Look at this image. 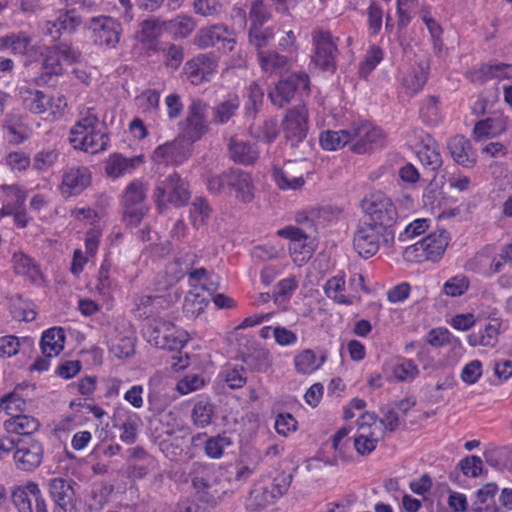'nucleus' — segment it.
Masks as SVG:
<instances>
[{"label":"nucleus","instance_id":"27","mask_svg":"<svg viewBox=\"0 0 512 512\" xmlns=\"http://www.w3.org/2000/svg\"><path fill=\"white\" fill-rule=\"evenodd\" d=\"M40 427L39 421L29 415L12 413L11 417L4 422V428L7 433L18 435H31L38 431Z\"/></svg>","mask_w":512,"mask_h":512},{"label":"nucleus","instance_id":"60","mask_svg":"<svg viewBox=\"0 0 512 512\" xmlns=\"http://www.w3.org/2000/svg\"><path fill=\"white\" fill-rule=\"evenodd\" d=\"M383 54V50L379 46H371L367 51L365 60L360 65V76L367 77L369 73L372 72L376 68V66L382 61Z\"/></svg>","mask_w":512,"mask_h":512},{"label":"nucleus","instance_id":"31","mask_svg":"<svg viewBox=\"0 0 512 512\" xmlns=\"http://www.w3.org/2000/svg\"><path fill=\"white\" fill-rule=\"evenodd\" d=\"M140 162V157L126 158L120 154H113L106 161L105 172L109 177L118 178L132 172Z\"/></svg>","mask_w":512,"mask_h":512},{"label":"nucleus","instance_id":"12","mask_svg":"<svg viewBox=\"0 0 512 512\" xmlns=\"http://www.w3.org/2000/svg\"><path fill=\"white\" fill-rule=\"evenodd\" d=\"M381 243L384 244V229L369 222L359 224L354 234L353 245L361 257L370 258L375 255Z\"/></svg>","mask_w":512,"mask_h":512},{"label":"nucleus","instance_id":"49","mask_svg":"<svg viewBox=\"0 0 512 512\" xmlns=\"http://www.w3.org/2000/svg\"><path fill=\"white\" fill-rule=\"evenodd\" d=\"M207 306L203 295L195 292H188L183 301V313L189 319H194L203 313Z\"/></svg>","mask_w":512,"mask_h":512},{"label":"nucleus","instance_id":"28","mask_svg":"<svg viewBox=\"0 0 512 512\" xmlns=\"http://www.w3.org/2000/svg\"><path fill=\"white\" fill-rule=\"evenodd\" d=\"M449 243V236L445 230L433 232L422 239L426 251V259L438 261L444 254Z\"/></svg>","mask_w":512,"mask_h":512},{"label":"nucleus","instance_id":"39","mask_svg":"<svg viewBox=\"0 0 512 512\" xmlns=\"http://www.w3.org/2000/svg\"><path fill=\"white\" fill-rule=\"evenodd\" d=\"M324 361V357L318 361L313 350L305 349L294 357V366L298 373L306 375L319 369Z\"/></svg>","mask_w":512,"mask_h":512},{"label":"nucleus","instance_id":"40","mask_svg":"<svg viewBox=\"0 0 512 512\" xmlns=\"http://www.w3.org/2000/svg\"><path fill=\"white\" fill-rule=\"evenodd\" d=\"M274 36L275 33L272 27L249 26V44L257 50L258 55L260 52H265L263 49L267 47Z\"/></svg>","mask_w":512,"mask_h":512},{"label":"nucleus","instance_id":"3","mask_svg":"<svg viewBox=\"0 0 512 512\" xmlns=\"http://www.w3.org/2000/svg\"><path fill=\"white\" fill-rule=\"evenodd\" d=\"M321 213H327L326 208L311 210L308 212L301 213L297 216L296 221L302 227L286 226L277 231V235L282 238L289 239L291 245L289 250L292 254L302 255L301 261L309 259L312 255V247L306 244V241L310 238L312 232L316 230L315 220ZM295 261L299 260L296 256Z\"/></svg>","mask_w":512,"mask_h":512},{"label":"nucleus","instance_id":"37","mask_svg":"<svg viewBox=\"0 0 512 512\" xmlns=\"http://www.w3.org/2000/svg\"><path fill=\"white\" fill-rule=\"evenodd\" d=\"M214 413V404L207 398H200L194 404L191 418L197 427L204 428L211 424Z\"/></svg>","mask_w":512,"mask_h":512},{"label":"nucleus","instance_id":"2","mask_svg":"<svg viewBox=\"0 0 512 512\" xmlns=\"http://www.w3.org/2000/svg\"><path fill=\"white\" fill-rule=\"evenodd\" d=\"M362 208L369 217V223L384 229V245H392L395 237L394 226L398 219L392 199L381 191H375L364 198Z\"/></svg>","mask_w":512,"mask_h":512},{"label":"nucleus","instance_id":"53","mask_svg":"<svg viewBox=\"0 0 512 512\" xmlns=\"http://www.w3.org/2000/svg\"><path fill=\"white\" fill-rule=\"evenodd\" d=\"M252 134L264 143H272L279 134L277 120L272 118L265 120L261 125L253 128Z\"/></svg>","mask_w":512,"mask_h":512},{"label":"nucleus","instance_id":"23","mask_svg":"<svg viewBox=\"0 0 512 512\" xmlns=\"http://www.w3.org/2000/svg\"><path fill=\"white\" fill-rule=\"evenodd\" d=\"M448 149L456 163L463 167H472L476 163V154L468 139L456 135L449 139Z\"/></svg>","mask_w":512,"mask_h":512},{"label":"nucleus","instance_id":"29","mask_svg":"<svg viewBox=\"0 0 512 512\" xmlns=\"http://www.w3.org/2000/svg\"><path fill=\"white\" fill-rule=\"evenodd\" d=\"M228 148L230 158L239 164L250 165L254 163L259 156L258 150L251 144L236 137L230 139Z\"/></svg>","mask_w":512,"mask_h":512},{"label":"nucleus","instance_id":"1","mask_svg":"<svg viewBox=\"0 0 512 512\" xmlns=\"http://www.w3.org/2000/svg\"><path fill=\"white\" fill-rule=\"evenodd\" d=\"M109 140L106 124L100 121L95 108L81 111L79 119L70 130L71 145L75 149L95 154L105 151Z\"/></svg>","mask_w":512,"mask_h":512},{"label":"nucleus","instance_id":"51","mask_svg":"<svg viewBox=\"0 0 512 512\" xmlns=\"http://www.w3.org/2000/svg\"><path fill=\"white\" fill-rule=\"evenodd\" d=\"M49 48L52 50V53L56 54L61 62L66 65H72L80 59V52L74 48L69 42L62 41L55 43Z\"/></svg>","mask_w":512,"mask_h":512},{"label":"nucleus","instance_id":"9","mask_svg":"<svg viewBox=\"0 0 512 512\" xmlns=\"http://www.w3.org/2000/svg\"><path fill=\"white\" fill-rule=\"evenodd\" d=\"M348 143L351 150L358 154H364L374 147L382 146L384 134L381 129L374 127L369 122L353 123L347 129Z\"/></svg>","mask_w":512,"mask_h":512},{"label":"nucleus","instance_id":"7","mask_svg":"<svg viewBox=\"0 0 512 512\" xmlns=\"http://www.w3.org/2000/svg\"><path fill=\"white\" fill-rule=\"evenodd\" d=\"M153 197L162 212L167 203L175 207L184 206L190 199V191L187 183L177 173H173L158 183Z\"/></svg>","mask_w":512,"mask_h":512},{"label":"nucleus","instance_id":"34","mask_svg":"<svg viewBox=\"0 0 512 512\" xmlns=\"http://www.w3.org/2000/svg\"><path fill=\"white\" fill-rule=\"evenodd\" d=\"M239 106V97L236 94H229L222 102L213 107V122L221 125L227 123L235 116Z\"/></svg>","mask_w":512,"mask_h":512},{"label":"nucleus","instance_id":"6","mask_svg":"<svg viewBox=\"0 0 512 512\" xmlns=\"http://www.w3.org/2000/svg\"><path fill=\"white\" fill-rule=\"evenodd\" d=\"M296 94L308 96L310 94V79L305 72H294L278 81L269 90L268 97L274 106L279 108L287 105Z\"/></svg>","mask_w":512,"mask_h":512},{"label":"nucleus","instance_id":"42","mask_svg":"<svg viewBox=\"0 0 512 512\" xmlns=\"http://www.w3.org/2000/svg\"><path fill=\"white\" fill-rule=\"evenodd\" d=\"M219 378L230 389H239L246 384L247 376L243 366L226 365L220 372Z\"/></svg>","mask_w":512,"mask_h":512},{"label":"nucleus","instance_id":"48","mask_svg":"<svg viewBox=\"0 0 512 512\" xmlns=\"http://www.w3.org/2000/svg\"><path fill=\"white\" fill-rule=\"evenodd\" d=\"M13 264L17 274L27 276L33 281L40 275V271L32 258L22 252L13 254Z\"/></svg>","mask_w":512,"mask_h":512},{"label":"nucleus","instance_id":"57","mask_svg":"<svg viewBox=\"0 0 512 512\" xmlns=\"http://www.w3.org/2000/svg\"><path fill=\"white\" fill-rule=\"evenodd\" d=\"M139 417L136 414H128L120 425V439L122 442L131 445L137 440V428Z\"/></svg>","mask_w":512,"mask_h":512},{"label":"nucleus","instance_id":"11","mask_svg":"<svg viewBox=\"0 0 512 512\" xmlns=\"http://www.w3.org/2000/svg\"><path fill=\"white\" fill-rule=\"evenodd\" d=\"M284 138L291 147L304 141L308 132V110L304 105L289 109L282 121Z\"/></svg>","mask_w":512,"mask_h":512},{"label":"nucleus","instance_id":"55","mask_svg":"<svg viewBox=\"0 0 512 512\" xmlns=\"http://www.w3.org/2000/svg\"><path fill=\"white\" fill-rule=\"evenodd\" d=\"M58 152L55 149L41 150L32 160V168L38 172L48 171L58 160Z\"/></svg>","mask_w":512,"mask_h":512},{"label":"nucleus","instance_id":"54","mask_svg":"<svg viewBox=\"0 0 512 512\" xmlns=\"http://www.w3.org/2000/svg\"><path fill=\"white\" fill-rule=\"evenodd\" d=\"M420 116L429 125H435L440 120L439 98L428 97L421 105Z\"/></svg>","mask_w":512,"mask_h":512},{"label":"nucleus","instance_id":"38","mask_svg":"<svg viewBox=\"0 0 512 512\" xmlns=\"http://www.w3.org/2000/svg\"><path fill=\"white\" fill-rule=\"evenodd\" d=\"M258 60L262 70L270 74L282 71L290 63V59L287 56L281 55L276 51L260 52Z\"/></svg>","mask_w":512,"mask_h":512},{"label":"nucleus","instance_id":"32","mask_svg":"<svg viewBox=\"0 0 512 512\" xmlns=\"http://www.w3.org/2000/svg\"><path fill=\"white\" fill-rule=\"evenodd\" d=\"M31 48L32 38L25 32L0 37V49H10L14 54L26 55Z\"/></svg>","mask_w":512,"mask_h":512},{"label":"nucleus","instance_id":"62","mask_svg":"<svg viewBox=\"0 0 512 512\" xmlns=\"http://www.w3.org/2000/svg\"><path fill=\"white\" fill-rule=\"evenodd\" d=\"M469 288V279L463 274L451 277L443 286V292L451 297L463 295Z\"/></svg>","mask_w":512,"mask_h":512},{"label":"nucleus","instance_id":"16","mask_svg":"<svg viewBox=\"0 0 512 512\" xmlns=\"http://www.w3.org/2000/svg\"><path fill=\"white\" fill-rule=\"evenodd\" d=\"M17 467L24 471L37 468L43 459L42 444L32 438L17 439V448L13 454Z\"/></svg>","mask_w":512,"mask_h":512},{"label":"nucleus","instance_id":"35","mask_svg":"<svg viewBox=\"0 0 512 512\" xmlns=\"http://www.w3.org/2000/svg\"><path fill=\"white\" fill-rule=\"evenodd\" d=\"M499 327L498 322L489 323L483 329L469 334L467 337L469 345L494 347L498 342Z\"/></svg>","mask_w":512,"mask_h":512},{"label":"nucleus","instance_id":"10","mask_svg":"<svg viewBox=\"0 0 512 512\" xmlns=\"http://www.w3.org/2000/svg\"><path fill=\"white\" fill-rule=\"evenodd\" d=\"M189 475L198 500L209 506H215L219 498V491L216 488L217 479L212 467L194 463Z\"/></svg>","mask_w":512,"mask_h":512},{"label":"nucleus","instance_id":"25","mask_svg":"<svg viewBox=\"0 0 512 512\" xmlns=\"http://www.w3.org/2000/svg\"><path fill=\"white\" fill-rule=\"evenodd\" d=\"M507 129V118L505 116L489 117L476 122L473 128V137L476 141L494 138L505 132Z\"/></svg>","mask_w":512,"mask_h":512},{"label":"nucleus","instance_id":"36","mask_svg":"<svg viewBox=\"0 0 512 512\" xmlns=\"http://www.w3.org/2000/svg\"><path fill=\"white\" fill-rule=\"evenodd\" d=\"M229 30L225 25H213L199 30L195 37V44L200 48H208L226 39Z\"/></svg>","mask_w":512,"mask_h":512},{"label":"nucleus","instance_id":"41","mask_svg":"<svg viewBox=\"0 0 512 512\" xmlns=\"http://www.w3.org/2000/svg\"><path fill=\"white\" fill-rule=\"evenodd\" d=\"M163 26V22L157 18L143 20L139 24L137 39L141 43H154L160 37Z\"/></svg>","mask_w":512,"mask_h":512},{"label":"nucleus","instance_id":"58","mask_svg":"<svg viewBox=\"0 0 512 512\" xmlns=\"http://www.w3.org/2000/svg\"><path fill=\"white\" fill-rule=\"evenodd\" d=\"M457 469L466 477L476 478L483 473V462L479 456L469 455L460 460Z\"/></svg>","mask_w":512,"mask_h":512},{"label":"nucleus","instance_id":"17","mask_svg":"<svg viewBox=\"0 0 512 512\" xmlns=\"http://www.w3.org/2000/svg\"><path fill=\"white\" fill-rule=\"evenodd\" d=\"M91 181L92 175L88 167H70L62 175L61 193L65 197L77 196L90 186Z\"/></svg>","mask_w":512,"mask_h":512},{"label":"nucleus","instance_id":"18","mask_svg":"<svg viewBox=\"0 0 512 512\" xmlns=\"http://www.w3.org/2000/svg\"><path fill=\"white\" fill-rule=\"evenodd\" d=\"M184 142L186 140L179 134L174 140L159 145L153 152V160L157 163L181 164L190 154V150L184 146Z\"/></svg>","mask_w":512,"mask_h":512},{"label":"nucleus","instance_id":"21","mask_svg":"<svg viewBox=\"0 0 512 512\" xmlns=\"http://www.w3.org/2000/svg\"><path fill=\"white\" fill-rule=\"evenodd\" d=\"M291 481L292 475L290 474L278 475L271 484L270 489L263 488L262 491L254 490L251 493V498L257 500L261 497V501L257 502L256 505L258 508H263L283 496L288 491Z\"/></svg>","mask_w":512,"mask_h":512},{"label":"nucleus","instance_id":"52","mask_svg":"<svg viewBox=\"0 0 512 512\" xmlns=\"http://www.w3.org/2000/svg\"><path fill=\"white\" fill-rule=\"evenodd\" d=\"M420 162L431 170L438 169L442 164V158L435 145L425 144L417 150Z\"/></svg>","mask_w":512,"mask_h":512},{"label":"nucleus","instance_id":"44","mask_svg":"<svg viewBox=\"0 0 512 512\" xmlns=\"http://www.w3.org/2000/svg\"><path fill=\"white\" fill-rule=\"evenodd\" d=\"M163 25L167 31L179 38H186L189 36L196 26L194 20L185 15H180L167 22H163Z\"/></svg>","mask_w":512,"mask_h":512},{"label":"nucleus","instance_id":"14","mask_svg":"<svg viewBox=\"0 0 512 512\" xmlns=\"http://www.w3.org/2000/svg\"><path fill=\"white\" fill-rule=\"evenodd\" d=\"M93 41L96 45L111 49L120 41L122 26L112 17H94L91 20Z\"/></svg>","mask_w":512,"mask_h":512},{"label":"nucleus","instance_id":"64","mask_svg":"<svg viewBox=\"0 0 512 512\" xmlns=\"http://www.w3.org/2000/svg\"><path fill=\"white\" fill-rule=\"evenodd\" d=\"M32 494L28 492V483L17 487L12 492V501L19 512H34L32 508Z\"/></svg>","mask_w":512,"mask_h":512},{"label":"nucleus","instance_id":"59","mask_svg":"<svg viewBox=\"0 0 512 512\" xmlns=\"http://www.w3.org/2000/svg\"><path fill=\"white\" fill-rule=\"evenodd\" d=\"M419 374L417 365L410 359H403L393 367V376L400 382L411 381Z\"/></svg>","mask_w":512,"mask_h":512},{"label":"nucleus","instance_id":"47","mask_svg":"<svg viewBox=\"0 0 512 512\" xmlns=\"http://www.w3.org/2000/svg\"><path fill=\"white\" fill-rule=\"evenodd\" d=\"M232 439L225 433L218 434L206 440L205 454L211 459H219L223 456L224 450L232 446Z\"/></svg>","mask_w":512,"mask_h":512},{"label":"nucleus","instance_id":"43","mask_svg":"<svg viewBox=\"0 0 512 512\" xmlns=\"http://www.w3.org/2000/svg\"><path fill=\"white\" fill-rule=\"evenodd\" d=\"M147 185L141 180H133L125 189L122 204L123 205H146Z\"/></svg>","mask_w":512,"mask_h":512},{"label":"nucleus","instance_id":"20","mask_svg":"<svg viewBox=\"0 0 512 512\" xmlns=\"http://www.w3.org/2000/svg\"><path fill=\"white\" fill-rule=\"evenodd\" d=\"M254 184L252 176L240 169H230L228 190L235 193V197L244 203L254 199Z\"/></svg>","mask_w":512,"mask_h":512},{"label":"nucleus","instance_id":"15","mask_svg":"<svg viewBox=\"0 0 512 512\" xmlns=\"http://www.w3.org/2000/svg\"><path fill=\"white\" fill-rule=\"evenodd\" d=\"M217 61L213 54H199L184 65L183 72L187 80L193 85H200L210 81L216 73Z\"/></svg>","mask_w":512,"mask_h":512},{"label":"nucleus","instance_id":"8","mask_svg":"<svg viewBox=\"0 0 512 512\" xmlns=\"http://www.w3.org/2000/svg\"><path fill=\"white\" fill-rule=\"evenodd\" d=\"M330 31L317 28L312 32L314 54L312 61L324 71L334 73L337 68L339 50Z\"/></svg>","mask_w":512,"mask_h":512},{"label":"nucleus","instance_id":"13","mask_svg":"<svg viewBox=\"0 0 512 512\" xmlns=\"http://www.w3.org/2000/svg\"><path fill=\"white\" fill-rule=\"evenodd\" d=\"M81 23L82 19L75 10H60L53 19L42 22L40 29L43 36L57 42L63 34L74 33Z\"/></svg>","mask_w":512,"mask_h":512},{"label":"nucleus","instance_id":"45","mask_svg":"<svg viewBox=\"0 0 512 512\" xmlns=\"http://www.w3.org/2000/svg\"><path fill=\"white\" fill-rule=\"evenodd\" d=\"M319 141L321 147L328 151H334L349 144L346 129L339 131H322L320 133Z\"/></svg>","mask_w":512,"mask_h":512},{"label":"nucleus","instance_id":"24","mask_svg":"<svg viewBox=\"0 0 512 512\" xmlns=\"http://www.w3.org/2000/svg\"><path fill=\"white\" fill-rule=\"evenodd\" d=\"M272 178L281 190H298L305 184L303 175L296 173L295 165L292 163H287L282 168L274 167Z\"/></svg>","mask_w":512,"mask_h":512},{"label":"nucleus","instance_id":"33","mask_svg":"<svg viewBox=\"0 0 512 512\" xmlns=\"http://www.w3.org/2000/svg\"><path fill=\"white\" fill-rule=\"evenodd\" d=\"M346 280L344 274H338L328 279L323 287L325 295L337 304L352 305L353 301L344 294Z\"/></svg>","mask_w":512,"mask_h":512},{"label":"nucleus","instance_id":"30","mask_svg":"<svg viewBox=\"0 0 512 512\" xmlns=\"http://www.w3.org/2000/svg\"><path fill=\"white\" fill-rule=\"evenodd\" d=\"M429 64L419 62L411 67L409 73L403 78L402 84L407 92L413 96L423 89L428 79Z\"/></svg>","mask_w":512,"mask_h":512},{"label":"nucleus","instance_id":"22","mask_svg":"<svg viewBox=\"0 0 512 512\" xmlns=\"http://www.w3.org/2000/svg\"><path fill=\"white\" fill-rule=\"evenodd\" d=\"M48 487L57 507L54 512H66L68 506L72 505L74 497V490L70 483L64 478L56 477L49 480Z\"/></svg>","mask_w":512,"mask_h":512},{"label":"nucleus","instance_id":"61","mask_svg":"<svg viewBox=\"0 0 512 512\" xmlns=\"http://www.w3.org/2000/svg\"><path fill=\"white\" fill-rule=\"evenodd\" d=\"M230 169L220 174L207 173L205 177L207 189L214 194H220L228 190Z\"/></svg>","mask_w":512,"mask_h":512},{"label":"nucleus","instance_id":"56","mask_svg":"<svg viewBox=\"0 0 512 512\" xmlns=\"http://www.w3.org/2000/svg\"><path fill=\"white\" fill-rule=\"evenodd\" d=\"M110 267L111 265L107 260L103 261L97 274V282L95 288L98 293L104 297L110 296L114 289V283L109 275Z\"/></svg>","mask_w":512,"mask_h":512},{"label":"nucleus","instance_id":"50","mask_svg":"<svg viewBox=\"0 0 512 512\" xmlns=\"http://www.w3.org/2000/svg\"><path fill=\"white\" fill-rule=\"evenodd\" d=\"M298 283L294 277H288L282 279L275 286L273 291V299L274 302L281 306L282 304L287 303L292 297L294 291L297 289Z\"/></svg>","mask_w":512,"mask_h":512},{"label":"nucleus","instance_id":"5","mask_svg":"<svg viewBox=\"0 0 512 512\" xmlns=\"http://www.w3.org/2000/svg\"><path fill=\"white\" fill-rule=\"evenodd\" d=\"M144 334L150 344L164 350H179L189 339L186 331L162 318L151 320Z\"/></svg>","mask_w":512,"mask_h":512},{"label":"nucleus","instance_id":"19","mask_svg":"<svg viewBox=\"0 0 512 512\" xmlns=\"http://www.w3.org/2000/svg\"><path fill=\"white\" fill-rule=\"evenodd\" d=\"M16 96L23 108L33 114L46 112L52 102V98L43 91L29 86L18 87Z\"/></svg>","mask_w":512,"mask_h":512},{"label":"nucleus","instance_id":"26","mask_svg":"<svg viewBox=\"0 0 512 512\" xmlns=\"http://www.w3.org/2000/svg\"><path fill=\"white\" fill-rule=\"evenodd\" d=\"M65 331L61 327L45 330L40 340L42 353L46 357L57 356L64 348Z\"/></svg>","mask_w":512,"mask_h":512},{"label":"nucleus","instance_id":"63","mask_svg":"<svg viewBox=\"0 0 512 512\" xmlns=\"http://www.w3.org/2000/svg\"><path fill=\"white\" fill-rule=\"evenodd\" d=\"M244 361L250 369L257 372H265L271 366L269 352L263 349L254 351Z\"/></svg>","mask_w":512,"mask_h":512},{"label":"nucleus","instance_id":"46","mask_svg":"<svg viewBox=\"0 0 512 512\" xmlns=\"http://www.w3.org/2000/svg\"><path fill=\"white\" fill-rule=\"evenodd\" d=\"M2 203L11 204L19 208L24 207L27 191L18 184L0 185Z\"/></svg>","mask_w":512,"mask_h":512},{"label":"nucleus","instance_id":"4","mask_svg":"<svg viewBox=\"0 0 512 512\" xmlns=\"http://www.w3.org/2000/svg\"><path fill=\"white\" fill-rule=\"evenodd\" d=\"M208 105L200 98H191L186 116L178 122L181 137L188 145L199 141L209 131Z\"/></svg>","mask_w":512,"mask_h":512}]
</instances>
